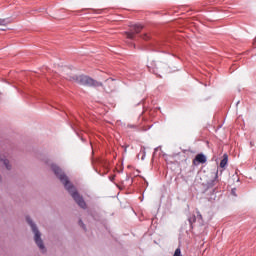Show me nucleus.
Wrapping results in <instances>:
<instances>
[{
  "instance_id": "20",
  "label": "nucleus",
  "mask_w": 256,
  "mask_h": 256,
  "mask_svg": "<svg viewBox=\"0 0 256 256\" xmlns=\"http://www.w3.org/2000/svg\"><path fill=\"white\" fill-rule=\"evenodd\" d=\"M113 179H115V176H113L112 178H110V181H113Z\"/></svg>"
},
{
  "instance_id": "16",
  "label": "nucleus",
  "mask_w": 256,
  "mask_h": 256,
  "mask_svg": "<svg viewBox=\"0 0 256 256\" xmlns=\"http://www.w3.org/2000/svg\"><path fill=\"white\" fill-rule=\"evenodd\" d=\"M149 70L152 71V73H157V69H155L152 66H148Z\"/></svg>"
},
{
  "instance_id": "2",
  "label": "nucleus",
  "mask_w": 256,
  "mask_h": 256,
  "mask_svg": "<svg viewBox=\"0 0 256 256\" xmlns=\"http://www.w3.org/2000/svg\"><path fill=\"white\" fill-rule=\"evenodd\" d=\"M26 221L34 233V241L36 245L41 251H45V245L43 244V240L41 239V232H39L37 225L33 222V220H31V217L29 216H26Z\"/></svg>"
},
{
  "instance_id": "4",
  "label": "nucleus",
  "mask_w": 256,
  "mask_h": 256,
  "mask_svg": "<svg viewBox=\"0 0 256 256\" xmlns=\"http://www.w3.org/2000/svg\"><path fill=\"white\" fill-rule=\"evenodd\" d=\"M143 26L140 24H134L131 26L130 31L126 32L127 39H135V35L141 33Z\"/></svg>"
},
{
  "instance_id": "3",
  "label": "nucleus",
  "mask_w": 256,
  "mask_h": 256,
  "mask_svg": "<svg viewBox=\"0 0 256 256\" xmlns=\"http://www.w3.org/2000/svg\"><path fill=\"white\" fill-rule=\"evenodd\" d=\"M74 79L76 83H79V85H84L86 87H102L103 86V83L98 82L97 80L85 75L75 76Z\"/></svg>"
},
{
  "instance_id": "6",
  "label": "nucleus",
  "mask_w": 256,
  "mask_h": 256,
  "mask_svg": "<svg viewBox=\"0 0 256 256\" xmlns=\"http://www.w3.org/2000/svg\"><path fill=\"white\" fill-rule=\"evenodd\" d=\"M218 183H219V170H217L214 173V178L207 182L206 187L207 189H213V187H215V185H217Z\"/></svg>"
},
{
  "instance_id": "5",
  "label": "nucleus",
  "mask_w": 256,
  "mask_h": 256,
  "mask_svg": "<svg viewBox=\"0 0 256 256\" xmlns=\"http://www.w3.org/2000/svg\"><path fill=\"white\" fill-rule=\"evenodd\" d=\"M188 221H189L190 225H193V223H195L196 221H198L200 223V225H203V216L201 215V212L197 211L196 216L191 215L188 218Z\"/></svg>"
},
{
  "instance_id": "12",
  "label": "nucleus",
  "mask_w": 256,
  "mask_h": 256,
  "mask_svg": "<svg viewBox=\"0 0 256 256\" xmlns=\"http://www.w3.org/2000/svg\"><path fill=\"white\" fill-rule=\"evenodd\" d=\"M231 194L234 196V197H237V189L236 188H233L231 190Z\"/></svg>"
},
{
  "instance_id": "8",
  "label": "nucleus",
  "mask_w": 256,
  "mask_h": 256,
  "mask_svg": "<svg viewBox=\"0 0 256 256\" xmlns=\"http://www.w3.org/2000/svg\"><path fill=\"white\" fill-rule=\"evenodd\" d=\"M227 161H228L227 155H224V158L220 162V167L222 169H223V167H225L227 165Z\"/></svg>"
},
{
  "instance_id": "7",
  "label": "nucleus",
  "mask_w": 256,
  "mask_h": 256,
  "mask_svg": "<svg viewBox=\"0 0 256 256\" xmlns=\"http://www.w3.org/2000/svg\"><path fill=\"white\" fill-rule=\"evenodd\" d=\"M197 163H207V157L205 156V154H198L196 155V157L193 160V164L197 165Z\"/></svg>"
},
{
  "instance_id": "13",
  "label": "nucleus",
  "mask_w": 256,
  "mask_h": 256,
  "mask_svg": "<svg viewBox=\"0 0 256 256\" xmlns=\"http://www.w3.org/2000/svg\"><path fill=\"white\" fill-rule=\"evenodd\" d=\"M93 13H96L97 15H101V13H103V10L98 9V10H92Z\"/></svg>"
},
{
  "instance_id": "1",
  "label": "nucleus",
  "mask_w": 256,
  "mask_h": 256,
  "mask_svg": "<svg viewBox=\"0 0 256 256\" xmlns=\"http://www.w3.org/2000/svg\"><path fill=\"white\" fill-rule=\"evenodd\" d=\"M51 169L53 173L58 177V179L63 183L65 189L70 193L71 197L74 199V201L81 207V209H87V203H85V200L83 199V196L79 195V192H77V189L71 182L69 181V178L63 170L59 168V166L52 164Z\"/></svg>"
},
{
  "instance_id": "15",
  "label": "nucleus",
  "mask_w": 256,
  "mask_h": 256,
  "mask_svg": "<svg viewBox=\"0 0 256 256\" xmlns=\"http://www.w3.org/2000/svg\"><path fill=\"white\" fill-rule=\"evenodd\" d=\"M7 24V20L5 19H0V25L5 26Z\"/></svg>"
},
{
  "instance_id": "10",
  "label": "nucleus",
  "mask_w": 256,
  "mask_h": 256,
  "mask_svg": "<svg viewBox=\"0 0 256 256\" xmlns=\"http://www.w3.org/2000/svg\"><path fill=\"white\" fill-rule=\"evenodd\" d=\"M173 256H183V255L181 254V248H177V249L175 250Z\"/></svg>"
},
{
  "instance_id": "14",
  "label": "nucleus",
  "mask_w": 256,
  "mask_h": 256,
  "mask_svg": "<svg viewBox=\"0 0 256 256\" xmlns=\"http://www.w3.org/2000/svg\"><path fill=\"white\" fill-rule=\"evenodd\" d=\"M79 225L82 227V229H86L85 224L83 223V220H79Z\"/></svg>"
},
{
  "instance_id": "19",
  "label": "nucleus",
  "mask_w": 256,
  "mask_h": 256,
  "mask_svg": "<svg viewBox=\"0 0 256 256\" xmlns=\"http://www.w3.org/2000/svg\"><path fill=\"white\" fill-rule=\"evenodd\" d=\"M157 151H159V147L154 149V153H157Z\"/></svg>"
},
{
  "instance_id": "9",
  "label": "nucleus",
  "mask_w": 256,
  "mask_h": 256,
  "mask_svg": "<svg viewBox=\"0 0 256 256\" xmlns=\"http://www.w3.org/2000/svg\"><path fill=\"white\" fill-rule=\"evenodd\" d=\"M3 165H5L6 169H8V171H10L11 166L9 164V161L7 159H1Z\"/></svg>"
},
{
  "instance_id": "17",
  "label": "nucleus",
  "mask_w": 256,
  "mask_h": 256,
  "mask_svg": "<svg viewBox=\"0 0 256 256\" xmlns=\"http://www.w3.org/2000/svg\"><path fill=\"white\" fill-rule=\"evenodd\" d=\"M141 151H142V153H143L142 159H145V154H146V152H145V146H142Z\"/></svg>"
},
{
  "instance_id": "11",
  "label": "nucleus",
  "mask_w": 256,
  "mask_h": 256,
  "mask_svg": "<svg viewBox=\"0 0 256 256\" xmlns=\"http://www.w3.org/2000/svg\"><path fill=\"white\" fill-rule=\"evenodd\" d=\"M142 39H144V41H149L150 36H149L148 34H144V35L142 36Z\"/></svg>"
},
{
  "instance_id": "18",
  "label": "nucleus",
  "mask_w": 256,
  "mask_h": 256,
  "mask_svg": "<svg viewBox=\"0 0 256 256\" xmlns=\"http://www.w3.org/2000/svg\"><path fill=\"white\" fill-rule=\"evenodd\" d=\"M137 126H135V125H131V124H128V128L129 129H135Z\"/></svg>"
}]
</instances>
